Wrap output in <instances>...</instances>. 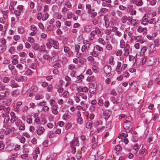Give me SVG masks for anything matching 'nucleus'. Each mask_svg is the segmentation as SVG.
Instances as JSON below:
<instances>
[{"mask_svg": "<svg viewBox=\"0 0 160 160\" xmlns=\"http://www.w3.org/2000/svg\"><path fill=\"white\" fill-rule=\"evenodd\" d=\"M52 66H51L56 69L60 68L61 67L60 64L58 63H57L54 64H52Z\"/></svg>", "mask_w": 160, "mask_h": 160, "instance_id": "f704fd0d", "label": "nucleus"}, {"mask_svg": "<svg viewBox=\"0 0 160 160\" xmlns=\"http://www.w3.org/2000/svg\"><path fill=\"white\" fill-rule=\"evenodd\" d=\"M147 49L148 48L147 47H143L141 50L140 55L142 56L143 55L146 51Z\"/></svg>", "mask_w": 160, "mask_h": 160, "instance_id": "5701e85b", "label": "nucleus"}, {"mask_svg": "<svg viewBox=\"0 0 160 160\" xmlns=\"http://www.w3.org/2000/svg\"><path fill=\"white\" fill-rule=\"evenodd\" d=\"M58 105L56 104L54 105L52 108V113L55 115H57L58 113L57 110Z\"/></svg>", "mask_w": 160, "mask_h": 160, "instance_id": "f8f14e48", "label": "nucleus"}, {"mask_svg": "<svg viewBox=\"0 0 160 160\" xmlns=\"http://www.w3.org/2000/svg\"><path fill=\"white\" fill-rule=\"evenodd\" d=\"M3 117H4L3 122L4 123H7L10 120V118L8 115L3 113L2 114Z\"/></svg>", "mask_w": 160, "mask_h": 160, "instance_id": "4468645a", "label": "nucleus"}, {"mask_svg": "<svg viewBox=\"0 0 160 160\" xmlns=\"http://www.w3.org/2000/svg\"><path fill=\"white\" fill-rule=\"evenodd\" d=\"M130 48L129 45L128 44H126L124 48V56L127 57L129 54V49Z\"/></svg>", "mask_w": 160, "mask_h": 160, "instance_id": "1a4fd4ad", "label": "nucleus"}, {"mask_svg": "<svg viewBox=\"0 0 160 160\" xmlns=\"http://www.w3.org/2000/svg\"><path fill=\"white\" fill-rule=\"evenodd\" d=\"M75 50L76 52H79L80 49V46L77 44L75 45Z\"/></svg>", "mask_w": 160, "mask_h": 160, "instance_id": "052dcab7", "label": "nucleus"}, {"mask_svg": "<svg viewBox=\"0 0 160 160\" xmlns=\"http://www.w3.org/2000/svg\"><path fill=\"white\" fill-rule=\"evenodd\" d=\"M51 46L55 49H58L59 48V43L56 41L51 39Z\"/></svg>", "mask_w": 160, "mask_h": 160, "instance_id": "39448f33", "label": "nucleus"}, {"mask_svg": "<svg viewBox=\"0 0 160 160\" xmlns=\"http://www.w3.org/2000/svg\"><path fill=\"white\" fill-rule=\"evenodd\" d=\"M8 89L7 88H6V87L3 85L0 86V93H2V92H4L5 91H7Z\"/></svg>", "mask_w": 160, "mask_h": 160, "instance_id": "aec40b11", "label": "nucleus"}, {"mask_svg": "<svg viewBox=\"0 0 160 160\" xmlns=\"http://www.w3.org/2000/svg\"><path fill=\"white\" fill-rule=\"evenodd\" d=\"M98 51H93L91 53L92 56L94 57H96L98 56Z\"/></svg>", "mask_w": 160, "mask_h": 160, "instance_id": "ea45409f", "label": "nucleus"}, {"mask_svg": "<svg viewBox=\"0 0 160 160\" xmlns=\"http://www.w3.org/2000/svg\"><path fill=\"white\" fill-rule=\"evenodd\" d=\"M141 38V37L140 36H135L134 37V39L137 42H139Z\"/></svg>", "mask_w": 160, "mask_h": 160, "instance_id": "bf43d9fd", "label": "nucleus"}, {"mask_svg": "<svg viewBox=\"0 0 160 160\" xmlns=\"http://www.w3.org/2000/svg\"><path fill=\"white\" fill-rule=\"evenodd\" d=\"M155 48L153 45H151L148 48V50L150 52L152 53L155 50Z\"/></svg>", "mask_w": 160, "mask_h": 160, "instance_id": "4be33fe9", "label": "nucleus"}, {"mask_svg": "<svg viewBox=\"0 0 160 160\" xmlns=\"http://www.w3.org/2000/svg\"><path fill=\"white\" fill-rule=\"evenodd\" d=\"M77 122L78 124L81 125L82 124L83 122V119L82 117L80 118H77Z\"/></svg>", "mask_w": 160, "mask_h": 160, "instance_id": "2f4dec72", "label": "nucleus"}, {"mask_svg": "<svg viewBox=\"0 0 160 160\" xmlns=\"http://www.w3.org/2000/svg\"><path fill=\"white\" fill-rule=\"evenodd\" d=\"M75 13L79 16H82L83 14V12L82 10H78L76 11Z\"/></svg>", "mask_w": 160, "mask_h": 160, "instance_id": "473e14b6", "label": "nucleus"}, {"mask_svg": "<svg viewBox=\"0 0 160 160\" xmlns=\"http://www.w3.org/2000/svg\"><path fill=\"white\" fill-rule=\"evenodd\" d=\"M4 148V145L2 141H0V151L2 150Z\"/></svg>", "mask_w": 160, "mask_h": 160, "instance_id": "680f3d73", "label": "nucleus"}, {"mask_svg": "<svg viewBox=\"0 0 160 160\" xmlns=\"http://www.w3.org/2000/svg\"><path fill=\"white\" fill-rule=\"evenodd\" d=\"M8 68L10 70L12 74L14 75H15L17 74V72L16 69H15V67L12 65L11 64L8 65Z\"/></svg>", "mask_w": 160, "mask_h": 160, "instance_id": "423d86ee", "label": "nucleus"}, {"mask_svg": "<svg viewBox=\"0 0 160 160\" xmlns=\"http://www.w3.org/2000/svg\"><path fill=\"white\" fill-rule=\"evenodd\" d=\"M91 46V44H89L88 43H86V45H83L81 48L82 51L83 52L87 49L88 50V48H89V47Z\"/></svg>", "mask_w": 160, "mask_h": 160, "instance_id": "2eb2a0df", "label": "nucleus"}, {"mask_svg": "<svg viewBox=\"0 0 160 160\" xmlns=\"http://www.w3.org/2000/svg\"><path fill=\"white\" fill-rule=\"evenodd\" d=\"M10 115L11 117V122L12 123H13L17 120L18 118L16 116L15 113L13 112H11Z\"/></svg>", "mask_w": 160, "mask_h": 160, "instance_id": "0eeeda50", "label": "nucleus"}, {"mask_svg": "<svg viewBox=\"0 0 160 160\" xmlns=\"http://www.w3.org/2000/svg\"><path fill=\"white\" fill-rule=\"evenodd\" d=\"M92 69L93 71L96 73L98 72V68L95 66H93L92 67Z\"/></svg>", "mask_w": 160, "mask_h": 160, "instance_id": "6e6d98bb", "label": "nucleus"}, {"mask_svg": "<svg viewBox=\"0 0 160 160\" xmlns=\"http://www.w3.org/2000/svg\"><path fill=\"white\" fill-rule=\"evenodd\" d=\"M13 13L16 15L17 19L18 20V17L21 14V11L20 10H15L13 11Z\"/></svg>", "mask_w": 160, "mask_h": 160, "instance_id": "a211bd4d", "label": "nucleus"}, {"mask_svg": "<svg viewBox=\"0 0 160 160\" xmlns=\"http://www.w3.org/2000/svg\"><path fill=\"white\" fill-rule=\"evenodd\" d=\"M79 89L80 91L81 90L82 92H87L88 91V88L86 87L83 88L80 87L79 88Z\"/></svg>", "mask_w": 160, "mask_h": 160, "instance_id": "c756f323", "label": "nucleus"}, {"mask_svg": "<svg viewBox=\"0 0 160 160\" xmlns=\"http://www.w3.org/2000/svg\"><path fill=\"white\" fill-rule=\"evenodd\" d=\"M87 80L88 81L92 82L95 81L96 78L95 77L93 76H92L90 77H88L87 78Z\"/></svg>", "mask_w": 160, "mask_h": 160, "instance_id": "7c9ffc66", "label": "nucleus"}, {"mask_svg": "<svg viewBox=\"0 0 160 160\" xmlns=\"http://www.w3.org/2000/svg\"><path fill=\"white\" fill-rule=\"evenodd\" d=\"M98 42L101 44L104 45L105 44L106 42L104 39L102 38H99L98 40Z\"/></svg>", "mask_w": 160, "mask_h": 160, "instance_id": "c85d7f7f", "label": "nucleus"}, {"mask_svg": "<svg viewBox=\"0 0 160 160\" xmlns=\"http://www.w3.org/2000/svg\"><path fill=\"white\" fill-rule=\"evenodd\" d=\"M49 14L48 13H46L43 15L42 17V19L43 20H45L48 19L49 17Z\"/></svg>", "mask_w": 160, "mask_h": 160, "instance_id": "603ef678", "label": "nucleus"}, {"mask_svg": "<svg viewBox=\"0 0 160 160\" xmlns=\"http://www.w3.org/2000/svg\"><path fill=\"white\" fill-rule=\"evenodd\" d=\"M153 83V81L152 80H150L148 83L147 87L148 88H151V86Z\"/></svg>", "mask_w": 160, "mask_h": 160, "instance_id": "0e129e2a", "label": "nucleus"}, {"mask_svg": "<svg viewBox=\"0 0 160 160\" xmlns=\"http://www.w3.org/2000/svg\"><path fill=\"white\" fill-rule=\"evenodd\" d=\"M147 151L145 149H143L140 152V155L142 156H145L147 154Z\"/></svg>", "mask_w": 160, "mask_h": 160, "instance_id": "bb28decb", "label": "nucleus"}, {"mask_svg": "<svg viewBox=\"0 0 160 160\" xmlns=\"http://www.w3.org/2000/svg\"><path fill=\"white\" fill-rule=\"evenodd\" d=\"M88 160H95V156L93 155H89Z\"/></svg>", "mask_w": 160, "mask_h": 160, "instance_id": "774afa93", "label": "nucleus"}, {"mask_svg": "<svg viewBox=\"0 0 160 160\" xmlns=\"http://www.w3.org/2000/svg\"><path fill=\"white\" fill-rule=\"evenodd\" d=\"M6 17L5 16H3L0 18V23L3 24H5L6 22Z\"/></svg>", "mask_w": 160, "mask_h": 160, "instance_id": "72a5a7b5", "label": "nucleus"}, {"mask_svg": "<svg viewBox=\"0 0 160 160\" xmlns=\"http://www.w3.org/2000/svg\"><path fill=\"white\" fill-rule=\"evenodd\" d=\"M103 71L105 73L108 74L111 72V68L109 65H106L103 68Z\"/></svg>", "mask_w": 160, "mask_h": 160, "instance_id": "6e6552de", "label": "nucleus"}, {"mask_svg": "<svg viewBox=\"0 0 160 160\" xmlns=\"http://www.w3.org/2000/svg\"><path fill=\"white\" fill-rule=\"evenodd\" d=\"M134 32V31L133 30L130 31L128 32V36L130 38H133V37L135 36L133 35Z\"/></svg>", "mask_w": 160, "mask_h": 160, "instance_id": "8fccbe9b", "label": "nucleus"}, {"mask_svg": "<svg viewBox=\"0 0 160 160\" xmlns=\"http://www.w3.org/2000/svg\"><path fill=\"white\" fill-rule=\"evenodd\" d=\"M105 26L106 28H107L109 26L110 22L109 20L108 19H104Z\"/></svg>", "mask_w": 160, "mask_h": 160, "instance_id": "4c0bfd02", "label": "nucleus"}, {"mask_svg": "<svg viewBox=\"0 0 160 160\" xmlns=\"http://www.w3.org/2000/svg\"><path fill=\"white\" fill-rule=\"evenodd\" d=\"M123 127L126 132H129L132 129V124L130 121L126 120L123 123Z\"/></svg>", "mask_w": 160, "mask_h": 160, "instance_id": "f257e3e1", "label": "nucleus"}, {"mask_svg": "<svg viewBox=\"0 0 160 160\" xmlns=\"http://www.w3.org/2000/svg\"><path fill=\"white\" fill-rule=\"evenodd\" d=\"M12 102V99L8 98L4 101V104L7 106H9L11 104Z\"/></svg>", "mask_w": 160, "mask_h": 160, "instance_id": "393cba45", "label": "nucleus"}, {"mask_svg": "<svg viewBox=\"0 0 160 160\" xmlns=\"http://www.w3.org/2000/svg\"><path fill=\"white\" fill-rule=\"evenodd\" d=\"M75 68V65L71 64H70L68 66V69L70 70H73Z\"/></svg>", "mask_w": 160, "mask_h": 160, "instance_id": "3c124183", "label": "nucleus"}, {"mask_svg": "<svg viewBox=\"0 0 160 160\" xmlns=\"http://www.w3.org/2000/svg\"><path fill=\"white\" fill-rule=\"evenodd\" d=\"M109 63L111 65H113L114 64V62L113 61V58L111 57L109 59Z\"/></svg>", "mask_w": 160, "mask_h": 160, "instance_id": "c03bdc74", "label": "nucleus"}, {"mask_svg": "<svg viewBox=\"0 0 160 160\" xmlns=\"http://www.w3.org/2000/svg\"><path fill=\"white\" fill-rule=\"evenodd\" d=\"M88 12L89 14L91 15V17L92 18L95 17L97 14V13L95 11L94 9L88 11Z\"/></svg>", "mask_w": 160, "mask_h": 160, "instance_id": "ddd939ff", "label": "nucleus"}, {"mask_svg": "<svg viewBox=\"0 0 160 160\" xmlns=\"http://www.w3.org/2000/svg\"><path fill=\"white\" fill-rule=\"evenodd\" d=\"M84 76L82 75H80L79 76H77V82H82V79L84 78Z\"/></svg>", "mask_w": 160, "mask_h": 160, "instance_id": "c9c22d12", "label": "nucleus"}, {"mask_svg": "<svg viewBox=\"0 0 160 160\" xmlns=\"http://www.w3.org/2000/svg\"><path fill=\"white\" fill-rule=\"evenodd\" d=\"M65 5L68 8H70L72 7V4L69 1H67L65 2Z\"/></svg>", "mask_w": 160, "mask_h": 160, "instance_id": "5fc2aeb1", "label": "nucleus"}, {"mask_svg": "<svg viewBox=\"0 0 160 160\" xmlns=\"http://www.w3.org/2000/svg\"><path fill=\"white\" fill-rule=\"evenodd\" d=\"M12 92V95L13 96H16L18 95L19 93V91L18 90L13 91Z\"/></svg>", "mask_w": 160, "mask_h": 160, "instance_id": "de8ad7c7", "label": "nucleus"}, {"mask_svg": "<svg viewBox=\"0 0 160 160\" xmlns=\"http://www.w3.org/2000/svg\"><path fill=\"white\" fill-rule=\"evenodd\" d=\"M157 151V148H155L153 149L151 153V155H152V157L156 155Z\"/></svg>", "mask_w": 160, "mask_h": 160, "instance_id": "79ce46f5", "label": "nucleus"}, {"mask_svg": "<svg viewBox=\"0 0 160 160\" xmlns=\"http://www.w3.org/2000/svg\"><path fill=\"white\" fill-rule=\"evenodd\" d=\"M74 99L76 102L78 103L80 102V98L78 96V94H77V96L74 97Z\"/></svg>", "mask_w": 160, "mask_h": 160, "instance_id": "a18cd8bd", "label": "nucleus"}, {"mask_svg": "<svg viewBox=\"0 0 160 160\" xmlns=\"http://www.w3.org/2000/svg\"><path fill=\"white\" fill-rule=\"evenodd\" d=\"M27 40L30 42H34V39L33 38L31 37H29Z\"/></svg>", "mask_w": 160, "mask_h": 160, "instance_id": "13d9d810", "label": "nucleus"}, {"mask_svg": "<svg viewBox=\"0 0 160 160\" xmlns=\"http://www.w3.org/2000/svg\"><path fill=\"white\" fill-rule=\"evenodd\" d=\"M110 100L114 104H117L120 103L122 101L121 98L117 97L116 98L113 97L110 98Z\"/></svg>", "mask_w": 160, "mask_h": 160, "instance_id": "20e7f679", "label": "nucleus"}, {"mask_svg": "<svg viewBox=\"0 0 160 160\" xmlns=\"http://www.w3.org/2000/svg\"><path fill=\"white\" fill-rule=\"evenodd\" d=\"M16 18L15 17H12L11 18V23L13 24L14 25L16 22Z\"/></svg>", "mask_w": 160, "mask_h": 160, "instance_id": "69168bd1", "label": "nucleus"}, {"mask_svg": "<svg viewBox=\"0 0 160 160\" xmlns=\"http://www.w3.org/2000/svg\"><path fill=\"white\" fill-rule=\"evenodd\" d=\"M2 13L3 14V16H5L6 18L7 17V15L8 13V10L2 11Z\"/></svg>", "mask_w": 160, "mask_h": 160, "instance_id": "09e8293b", "label": "nucleus"}, {"mask_svg": "<svg viewBox=\"0 0 160 160\" xmlns=\"http://www.w3.org/2000/svg\"><path fill=\"white\" fill-rule=\"evenodd\" d=\"M148 23V19L147 18L143 17V20L141 22V24L144 25H146L147 24V23Z\"/></svg>", "mask_w": 160, "mask_h": 160, "instance_id": "cd10ccee", "label": "nucleus"}, {"mask_svg": "<svg viewBox=\"0 0 160 160\" xmlns=\"http://www.w3.org/2000/svg\"><path fill=\"white\" fill-rule=\"evenodd\" d=\"M155 26L159 28H160V20H158L155 22Z\"/></svg>", "mask_w": 160, "mask_h": 160, "instance_id": "864d4df0", "label": "nucleus"}, {"mask_svg": "<svg viewBox=\"0 0 160 160\" xmlns=\"http://www.w3.org/2000/svg\"><path fill=\"white\" fill-rule=\"evenodd\" d=\"M1 42L2 43L1 45H6V44L7 42L6 39L4 38H2L1 39Z\"/></svg>", "mask_w": 160, "mask_h": 160, "instance_id": "e2e57ef3", "label": "nucleus"}, {"mask_svg": "<svg viewBox=\"0 0 160 160\" xmlns=\"http://www.w3.org/2000/svg\"><path fill=\"white\" fill-rule=\"evenodd\" d=\"M8 92L7 91H5L4 92L2 93V94H0V100L3 99L6 96V94Z\"/></svg>", "mask_w": 160, "mask_h": 160, "instance_id": "58836bf2", "label": "nucleus"}, {"mask_svg": "<svg viewBox=\"0 0 160 160\" xmlns=\"http://www.w3.org/2000/svg\"><path fill=\"white\" fill-rule=\"evenodd\" d=\"M78 96L79 97L80 99L82 98L84 100H86L87 98V95L83 93H78Z\"/></svg>", "mask_w": 160, "mask_h": 160, "instance_id": "f3484780", "label": "nucleus"}, {"mask_svg": "<svg viewBox=\"0 0 160 160\" xmlns=\"http://www.w3.org/2000/svg\"><path fill=\"white\" fill-rule=\"evenodd\" d=\"M32 48L34 50H38L39 48V46L37 44L34 43L32 46Z\"/></svg>", "mask_w": 160, "mask_h": 160, "instance_id": "a19ab883", "label": "nucleus"}, {"mask_svg": "<svg viewBox=\"0 0 160 160\" xmlns=\"http://www.w3.org/2000/svg\"><path fill=\"white\" fill-rule=\"evenodd\" d=\"M37 114H34V115L33 117L35 118H36L34 120V122H36V123L37 124H39V123L40 121V118L37 117Z\"/></svg>", "mask_w": 160, "mask_h": 160, "instance_id": "a878e982", "label": "nucleus"}, {"mask_svg": "<svg viewBox=\"0 0 160 160\" xmlns=\"http://www.w3.org/2000/svg\"><path fill=\"white\" fill-rule=\"evenodd\" d=\"M95 48H96V49L97 50L99 51V52H103V48L100 47L99 45H96L95 46Z\"/></svg>", "mask_w": 160, "mask_h": 160, "instance_id": "e433bc0d", "label": "nucleus"}, {"mask_svg": "<svg viewBox=\"0 0 160 160\" xmlns=\"http://www.w3.org/2000/svg\"><path fill=\"white\" fill-rule=\"evenodd\" d=\"M88 107V104H87L84 105V106H83L82 105H78L76 107L77 108V109L78 110H80L81 109H82L83 111H85L87 110Z\"/></svg>", "mask_w": 160, "mask_h": 160, "instance_id": "9b49d317", "label": "nucleus"}, {"mask_svg": "<svg viewBox=\"0 0 160 160\" xmlns=\"http://www.w3.org/2000/svg\"><path fill=\"white\" fill-rule=\"evenodd\" d=\"M133 20L136 21V20ZM121 21L123 23H125L128 21L129 22L131 23L132 20L130 17H127L126 16H124L122 17Z\"/></svg>", "mask_w": 160, "mask_h": 160, "instance_id": "f03ea898", "label": "nucleus"}, {"mask_svg": "<svg viewBox=\"0 0 160 160\" xmlns=\"http://www.w3.org/2000/svg\"><path fill=\"white\" fill-rule=\"evenodd\" d=\"M105 47L108 51H111L112 49V46L109 43H107L105 45Z\"/></svg>", "mask_w": 160, "mask_h": 160, "instance_id": "412c9836", "label": "nucleus"}, {"mask_svg": "<svg viewBox=\"0 0 160 160\" xmlns=\"http://www.w3.org/2000/svg\"><path fill=\"white\" fill-rule=\"evenodd\" d=\"M63 91V89L62 88V86L61 85L58 89V92L59 93H62Z\"/></svg>", "mask_w": 160, "mask_h": 160, "instance_id": "4d7b16f0", "label": "nucleus"}, {"mask_svg": "<svg viewBox=\"0 0 160 160\" xmlns=\"http://www.w3.org/2000/svg\"><path fill=\"white\" fill-rule=\"evenodd\" d=\"M121 65V63L120 62H119L118 63L116 70L118 74H120L121 72V71L120 69Z\"/></svg>", "mask_w": 160, "mask_h": 160, "instance_id": "dca6fc26", "label": "nucleus"}, {"mask_svg": "<svg viewBox=\"0 0 160 160\" xmlns=\"http://www.w3.org/2000/svg\"><path fill=\"white\" fill-rule=\"evenodd\" d=\"M71 117V113L68 112H66L65 113V114L63 115V119L64 120H67L70 118Z\"/></svg>", "mask_w": 160, "mask_h": 160, "instance_id": "9d476101", "label": "nucleus"}, {"mask_svg": "<svg viewBox=\"0 0 160 160\" xmlns=\"http://www.w3.org/2000/svg\"><path fill=\"white\" fill-rule=\"evenodd\" d=\"M9 80V78L7 77H4L2 78L3 82L5 83L8 82Z\"/></svg>", "mask_w": 160, "mask_h": 160, "instance_id": "49530a36", "label": "nucleus"}, {"mask_svg": "<svg viewBox=\"0 0 160 160\" xmlns=\"http://www.w3.org/2000/svg\"><path fill=\"white\" fill-rule=\"evenodd\" d=\"M115 150L119 152L121 150V147L119 145H116L115 148Z\"/></svg>", "mask_w": 160, "mask_h": 160, "instance_id": "338daca9", "label": "nucleus"}, {"mask_svg": "<svg viewBox=\"0 0 160 160\" xmlns=\"http://www.w3.org/2000/svg\"><path fill=\"white\" fill-rule=\"evenodd\" d=\"M17 2L11 0L10 2L9 6V9L11 11V12L12 13L14 10V7L16 6Z\"/></svg>", "mask_w": 160, "mask_h": 160, "instance_id": "7ed1b4c3", "label": "nucleus"}, {"mask_svg": "<svg viewBox=\"0 0 160 160\" xmlns=\"http://www.w3.org/2000/svg\"><path fill=\"white\" fill-rule=\"evenodd\" d=\"M91 30V27L89 25H86L84 28V31L87 32H90Z\"/></svg>", "mask_w": 160, "mask_h": 160, "instance_id": "b1692460", "label": "nucleus"}, {"mask_svg": "<svg viewBox=\"0 0 160 160\" xmlns=\"http://www.w3.org/2000/svg\"><path fill=\"white\" fill-rule=\"evenodd\" d=\"M98 30V28H96L95 30L91 32V36H94L95 35L97 34V31Z\"/></svg>", "mask_w": 160, "mask_h": 160, "instance_id": "37998d69", "label": "nucleus"}, {"mask_svg": "<svg viewBox=\"0 0 160 160\" xmlns=\"http://www.w3.org/2000/svg\"><path fill=\"white\" fill-rule=\"evenodd\" d=\"M7 48L6 45H0V53H2L5 51Z\"/></svg>", "mask_w": 160, "mask_h": 160, "instance_id": "6ab92c4d", "label": "nucleus"}]
</instances>
